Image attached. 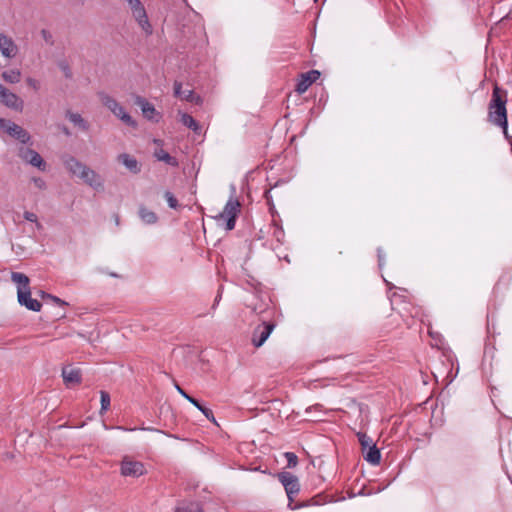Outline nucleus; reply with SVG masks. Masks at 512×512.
<instances>
[{
    "instance_id": "f257e3e1",
    "label": "nucleus",
    "mask_w": 512,
    "mask_h": 512,
    "mask_svg": "<svg viewBox=\"0 0 512 512\" xmlns=\"http://www.w3.org/2000/svg\"><path fill=\"white\" fill-rule=\"evenodd\" d=\"M507 91L494 85L491 100L488 105V120L495 126L501 127L503 134L508 138L507 121Z\"/></svg>"
},
{
    "instance_id": "f03ea898",
    "label": "nucleus",
    "mask_w": 512,
    "mask_h": 512,
    "mask_svg": "<svg viewBox=\"0 0 512 512\" xmlns=\"http://www.w3.org/2000/svg\"><path fill=\"white\" fill-rule=\"evenodd\" d=\"M240 202L231 197L224 206L222 212L215 216V220L219 226H223L225 230H233L236 223V218L240 213Z\"/></svg>"
},
{
    "instance_id": "7ed1b4c3",
    "label": "nucleus",
    "mask_w": 512,
    "mask_h": 512,
    "mask_svg": "<svg viewBox=\"0 0 512 512\" xmlns=\"http://www.w3.org/2000/svg\"><path fill=\"white\" fill-rule=\"evenodd\" d=\"M101 103L109 109L117 118L129 127H136V121L125 111L124 107L110 95L101 92L98 94Z\"/></svg>"
},
{
    "instance_id": "20e7f679",
    "label": "nucleus",
    "mask_w": 512,
    "mask_h": 512,
    "mask_svg": "<svg viewBox=\"0 0 512 512\" xmlns=\"http://www.w3.org/2000/svg\"><path fill=\"white\" fill-rule=\"evenodd\" d=\"M0 103L17 112H22L24 108V101L3 84H0Z\"/></svg>"
},
{
    "instance_id": "39448f33",
    "label": "nucleus",
    "mask_w": 512,
    "mask_h": 512,
    "mask_svg": "<svg viewBox=\"0 0 512 512\" xmlns=\"http://www.w3.org/2000/svg\"><path fill=\"white\" fill-rule=\"evenodd\" d=\"M120 470L121 474L126 477H140L147 472L142 462L133 460L127 456L123 458Z\"/></svg>"
},
{
    "instance_id": "423d86ee",
    "label": "nucleus",
    "mask_w": 512,
    "mask_h": 512,
    "mask_svg": "<svg viewBox=\"0 0 512 512\" xmlns=\"http://www.w3.org/2000/svg\"><path fill=\"white\" fill-rule=\"evenodd\" d=\"M1 129L5 130L10 136L18 139L22 143H27L30 140V135L25 129L4 118H0V130Z\"/></svg>"
},
{
    "instance_id": "0eeeda50",
    "label": "nucleus",
    "mask_w": 512,
    "mask_h": 512,
    "mask_svg": "<svg viewBox=\"0 0 512 512\" xmlns=\"http://www.w3.org/2000/svg\"><path fill=\"white\" fill-rule=\"evenodd\" d=\"M279 480L285 488L287 496L289 498V507L293 501V496L298 494L300 490L298 478L289 472H283L279 474Z\"/></svg>"
},
{
    "instance_id": "6e6552de",
    "label": "nucleus",
    "mask_w": 512,
    "mask_h": 512,
    "mask_svg": "<svg viewBox=\"0 0 512 512\" xmlns=\"http://www.w3.org/2000/svg\"><path fill=\"white\" fill-rule=\"evenodd\" d=\"M0 53L5 59H13L19 53V46L5 33H0Z\"/></svg>"
},
{
    "instance_id": "1a4fd4ad",
    "label": "nucleus",
    "mask_w": 512,
    "mask_h": 512,
    "mask_svg": "<svg viewBox=\"0 0 512 512\" xmlns=\"http://www.w3.org/2000/svg\"><path fill=\"white\" fill-rule=\"evenodd\" d=\"M275 325L274 323L263 321L262 324L258 325L252 335V343L255 347H261L270 336Z\"/></svg>"
},
{
    "instance_id": "9d476101",
    "label": "nucleus",
    "mask_w": 512,
    "mask_h": 512,
    "mask_svg": "<svg viewBox=\"0 0 512 512\" xmlns=\"http://www.w3.org/2000/svg\"><path fill=\"white\" fill-rule=\"evenodd\" d=\"M19 156L25 162L34 167H37L42 171H44L46 168V164L40 154L33 149L21 147L19 149Z\"/></svg>"
},
{
    "instance_id": "9b49d317",
    "label": "nucleus",
    "mask_w": 512,
    "mask_h": 512,
    "mask_svg": "<svg viewBox=\"0 0 512 512\" xmlns=\"http://www.w3.org/2000/svg\"><path fill=\"white\" fill-rule=\"evenodd\" d=\"M135 103L141 108L142 114L146 119L158 122L161 118L160 113L156 111L154 105L145 98L138 96Z\"/></svg>"
},
{
    "instance_id": "f8f14e48",
    "label": "nucleus",
    "mask_w": 512,
    "mask_h": 512,
    "mask_svg": "<svg viewBox=\"0 0 512 512\" xmlns=\"http://www.w3.org/2000/svg\"><path fill=\"white\" fill-rule=\"evenodd\" d=\"M319 77L320 72L317 70H311L301 74L300 79L296 85V91L299 94H303Z\"/></svg>"
},
{
    "instance_id": "ddd939ff",
    "label": "nucleus",
    "mask_w": 512,
    "mask_h": 512,
    "mask_svg": "<svg viewBox=\"0 0 512 512\" xmlns=\"http://www.w3.org/2000/svg\"><path fill=\"white\" fill-rule=\"evenodd\" d=\"M131 15L146 36L152 35L153 27L149 21L145 8L139 11H133Z\"/></svg>"
},
{
    "instance_id": "4468645a",
    "label": "nucleus",
    "mask_w": 512,
    "mask_h": 512,
    "mask_svg": "<svg viewBox=\"0 0 512 512\" xmlns=\"http://www.w3.org/2000/svg\"><path fill=\"white\" fill-rule=\"evenodd\" d=\"M79 178L94 189L103 188V180L101 176L88 166H86V168L83 171V174H81Z\"/></svg>"
},
{
    "instance_id": "2eb2a0df",
    "label": "nucleus",
    "mask_w": 512,
    "mask_h": 512,
    "mask_svg": "<svg viewBox=\"0 0 512 512\" xmlns=\"http://www.w3.org/2000/svg\"><path fill=\"white\" fill-rule=\"evenodd\" d=\"M62 377L66 386L77 385L82 381L81 370L72 366H66L62 369Z\"/></svg>"
},
{
    "instance_id": "dca6fc26",
    "label": "nucleus",
    "mask_w": 512,
    "mask_h": 512,
    "mask_svg": "<svg viewBox=\"0 0 512 512\" xmlns=\"http://www.w3.org/2000/svg\"><path fill=\"white\" fill-rule=\"evenodd\" d=\"M174 95L188 102L201 104L202 99L200 96L195 95L193 90H182V83L179 81L174 82Z\"/></svg>"
},
{
    "instance_id": "f3484780",
    "label": "nucleus",
    "mask_w": 512,
    "mask_h": 512,
    "mask_svg": "<svg viewBox=\"0 0 512 512\" xmlns=\"http://www.w3.org/2000/svg\"><path fill=\"white\" fill-rule=\"evenodd\" d=\"M17 298L18 302L27 309L34 312H39L41 310L42 304L37 299H33L31 297L30 289L23 291L22 293H18Z\"/></svg>"
},
{
    "instance_id": "a211bd4d",
    "label": "nucleus",
    "mask_w": 512,
    "mask_h": 512,
    "mask_svg": "<svg viewBox=\"0 0 512 512\" xmlns=\"http://www.w3.org/2000/svg\"><path fill=\"white\" fill-rule=\"evenodd\" d=\"M117 161L124 165L131 173L137 174L141 171V166L137 159L128 153L119 154Z\"/></svg>"
},
{
    "instance_id": "6ab92c4d",
    "label": "nucleus",
    "mask_w": 512,
    "mask_h": 512,
    "mask_svg": "<svg viewBox=\"0 0 512 512\" xmlns=\"http://www.w3.org/2000/svg\"><path fill=\"white\" fill-rule=\"evenodd\" d=\"M64 166L72 175L79 177L87 165L70 156L64 160Z\"/></svg>"
},
{
    "instance_id": "aec40b11",
    "label": "nucleus",
    "mask_w": 512,
    "mask_h": 512,
    "mask_svg": "<svg viewBox=\"0 0 512 512\" xmlns=\"http://www.w3.org/2000/svg\"><path fill=\"white\" fill-rule=\"evenodd\" d=\"M11 280L16 284L17 286V294L22 293L23 291L29 290V278L20 272H12L11 273Z\"/></svg>"
},
{
    "instance_id": "412c9836",
    "label": "nucleus",
    "mask_w": 512,
    "mask_h": 512,
    "mask_svg": "<svg viewBox=\"0 0 512 512\" xmlns=\"http://www.w3.org/2000/svg\"><path fill=\"white\" fill-rule=\"evenodd\" d=\"M138 214L142 222L145 224L152 225L158 221V216L156 213L143 205L139 207Z\"/></svg>"
},
{
    "instance_id": "4be33fe9",
    "label": "nucleus",
    "mask_w": 512,
    "mask_h": 512,
    "mask_svg": "<svg viewBox=\"0 0 512 512\" xmlns=\"http://www.w3.org/2000/svg\"><path fill=\"white\" fill-rule=\"evenodd\" d=\"M363 453L364 459L370 464L377 465L380 462L381 454L379 449L376 447V444L368 447Z\"/></svg>"
},
{
    "instance_id": "5701e85b",
    "label": "nucleus",
    "mask_w": 512,
    "mask_h": 512,
    "mask_svg": "<svg viewBox=\"0 0 512 512\" xmlns=\"http://www.w3.org/2000/svg\"><path fill=\"white\" fill-rule=\"evenodd\" d=\"M22 73L17 68H12L9 70H5L1 73V78L3 81L9 84H17L21 80Z\"/></svg>"
},
{
    "instance_id": "b1692460",
    "label": "nucleus",
    "mask_w": 512,
    "mask_h": 512,
    "mask_svg": "<svg viewBox=\"0 0 512 512\" xmlns=\"http://www.w3.org/2000/svg\"><path fill=\"white\" fill-rule=\"evenodd\" d=\"M181 123L187 128L191 129L193 132L200 134L201 126L199 123L189 114L187 113H179Z\"/></svg>"
},
{
    "instance_id": "393cba45",
    "label": "nucleus",
    "mask_w": 512,
    "mask_h": 512,
    "mask_svg": "<svg viewBox=\"0 0 512 512\" xmlns=\"http://www.w3.org/2000/svg\"><path fill=\"white\" fill-rule=\"evenodd\" d=\"M154 156L157 158V160L165 162L170 166H178V161L176 160V158L170 156L169 153H167L163 149L156 150L154 152Z\"/></svg>"
},
{
    "instance_id": "a878e982",
    "label": "nucleus",
    "mask_w": 512,
    "mask_h": 512,
    "mask_svg": "<svg viewBox=\"0 0 512 512\" xmlns=\"http://www.w3.org/2000/svg\"><path fill=\"white\" fill-rule=\"evenodd\" d=\"M67 118L70 122H72L75 126H78L80 129L86 131L88 129L87 122L83 119V117L79 113L67 112Z\"/></svg>"
},
{
    "instance_id": "bb28decb",
    "label": "nucleus",
    "mask_w": 512,
    "mask_h": 512,
    "mask_svg": "<svg viewBox=\"0 0 512 512\" xmlns=\"http://www.w3.org/2000/svg\"><path fill=\"white\" fill-rule=\"evenodd\" d=\"M175 512H203L201 506L197 502L183 503L178 506Z\"/></svg>"
},
{
    "instance_id": "cd10ccee",
    "label": "nucleus",
    "mask_w": 512,
    "mask_h": 512,
    "mask_svg": "<svg viewBox=\"0 0 512 512\" xmlns=\"http://www.w3.org/2000/svg\"><path fill=\"white\" fill-rule=\"evenodd\" d=\"M358 440L361 445L362 452H365L368 447L375 444L373 439L365 433H358Z\"/></svg>"
},
{
    "instance_id": "c85d7f7f",
    "label": "nucleus",
    "mask_w": 512,
    "mask_h": 512,
    "mask_svg": "<svg viewBox=\"0 0 512 512\" xmlns=\"http://www.w3.org/2000/svg\"><path fill=\"white\" fill-rule=\"evenodd\" d=\"M100 400H101V410L100 412L103 413L107 411L110 407V395L106 391H100Z\"/></svg>"
},
{
    "instance_id": "c756f323",
    "label": "nucleus",
    "mask_w": 512,
    "mask_h": 512,
    "mask_svg": "<svg viewBox=\"0 0 512 512\" xmlns=\"http://www.w3.org/2000/svg\"><path fill=\"white\" fill-rule=\"evenodd\" d=\"M177 391L185 398L187 399L191 404H193L197 409H202V404L195 398L188 395L180 386L176 385Z\"/></svg>"
},
{
    "instance_id": "7c9ffc66",
    "label": "nucleus",
    "mask_w": 512,
    "mask_h": 512,
    "mask_svg": "<svg viewBox=\"0 0 512 512\" xmlns=\"http://www.w3.org/2000/svg\"><path fill=\"white\" fill-rule=\"evenodd\" d=\"M128 3L131 13L144 9V5L140 0H125Z\"/></svg>"
},
{
    "instance_id": "2f4dec72",
    "label": "nucleus",
    "mask_w": 512,
    "mask_h": 512,
    "mask_svg": "<svg viewBox=\"0 0 512 512\" xmlns=\"http://www.w3.org/2000/svg\"><path fill=\"white\" fill-rule=\"evenodd\" d=\"M164 197L166 198L167 203L170 208L176 209L179 206L177 199L174 197V195L171 192L166 191L164 194Z\"/></svg>"
},
{
    "instance_id": "473e14b6",
    "label": "nucleus",
    "mask_w": 512,
    "mask_h": 512,
    "mask_svg": "<svg viewBox=\"0 0 512 512\" xmlns=\"http://www.w3.org/2000/svg\"><path fill=\"white\" fill-rule=\"evenodd\" d=\"M284 456L287 459V465L289 468H293L297 465L298 458H297L296 454H294L292 452H286L284 454Z\"/></svg>"
},
{
    "instance_id": "72a5a7b5",
    "label": "nucleus",
    "mask_w": 512,
    "mask_h": 512,
    "mask_svg": "<svg viewBox=\"0 0 512 512\" xmlns=\"http://www.w3.org/2000/svg\"><path fill=\"white\" fill-rule=\"evenodd\" d=\"M26 84L28 87H30L35 92L39 91V89L41 87L40 81L33 77H27Z\"/></svg>"
},
{
    "instance_id": "f704fd0d",
    "label": "nucleus",
    "mask_w": 512,
    "mask_h": 512,
    "mask_svg": "<svg viewBox=\"0 0 512 512\" xmlns=\"http://www.w3.org/2000/svg\"><path fill=\"white\" fill-rule=\"evenodd\" d=\"M24 218L27 220V221H30V222H33V223H36L37 227L38 228H41V224L38 222V218H37V215L33 212H29V211H25L24 212Z\"/></svg>"
},
{
    "instance_id": "c9c22d12",
    "label": "nucleus",
    "mask_w": 512,
    "mask_h": 512,
    "mask_svg": "<svg viewBox=\"0 0 512 512\" xmlns=\"http://www.w3.org/2000/svg\"><path fill=\"white\" fill-rule=\"evenodd\" d=\"M41 296H42V298L50 299L51 301H53L54 303H56L58 305H66L67 304L65 301L61 300L60 298L53 296L51 294H47L45 292H42Z\"/></svg>"
},
{
    "instance_id": "e433bc0d",
    "label": "nucleus",
    "mask_w": 512,
    "mask_h": 512,
    "mask_svg": "<svg viewBox=\"0 0 512 512\" xmlns=\"http://www.w3.org/2000/svg\"><path fill=\"white\" fill-rule=\"evenodd\" d=\"M43 40L48 44H53V36L47 29H42L40 32Z\"/></svg>"
},
{
    "instance_id": "4c0bfd02",
    "label": "nucleus",
    "mask_w": 512,
    "mask_h": 512,
    "mask_svg": "<svg viewBox=\"0 0 512 512\" xmlns=\"http://www.w3.org/2000/svg\"><path fill=\"white\" fill-rule=\"evenodd\" d=\"M34 185L36 188H38L39 190H45L46 189V182L44 179L40 178V177H34L32 179Z\"/></svg>"
},
{
    "instance_id": "58836bf2",
    "label": "nucleus",
    "mask_w": 512,
    "mask_h": 512,
    "mask_svg": "<svg viewBox=\"0 0 512 512\" xmlns=\"http://www.w3.org/2000/svg\"><path fill=\"white\" fill-rule=\"evenodd\" d=\"M200 411L206 416L207 419L215 422V418H214L212 410L202 406V409H200Z\"/></svg>"
},
{
    "instance_id": "ea45409f",
    "label": "nucleus",
    "mask_w": 512,
    "mask_h": 512,
    "mask_svg": "<svg viewBox=\"0 0 512 512\" xmlns=\"http://www.w3.org/2000/svg\"><path fill=\"white\" fill-rule=\"evenodd\" d=\"M61 69L65 75L66 78L72 77V72L67 64H61Z\"/></svg>"
}]
</instances>
